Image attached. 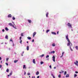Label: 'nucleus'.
<instances>
[{
  "mask_svg": "<svg viewBox=\"0 0 78 78\" xmlns=\"http://www.w3.org/2000/svg\"><path fill=\"white\" fill-rule=\"evenodd\" d=\"M10 76L9 75H8V76Z\"/></svg>",
  "mask_w": 78,
  "mask_h": 78,
  "instance_id": "nucleus-55",
  "label": "nucleus"
},
{
  "mask_svg": "<svg viewBox=\"0 0 78 78\" xmlns=\"http://www.w3.org/2000/svg\"><path fill=\"white\" fill-rule=\"evenodd\" d=\"M12 20H15L16 19V18L14 17L13 16L12 17Z\"/></svg>",
  "mask_w": 78,
  "mask_h": 78,
  "instance_id": "nucleus-24",
  "label": "nucleus"
},
{
  "mask_svg": "<svg viewBox=\"0 0 78 78\" xmlns=\"http://www.w3.org/2000/svg\"><path fill=\"white\" fill-rule=\"evenodd\" d=\"M9 69H7L6 70V72H9Z\"/></svg>",
  "mask_w": 78,
  "mask_h": 78,
  "instance_id": "nucleus-30",
  "label": "nucleus"
},
{
  "mask_svg": "<svg viewBox=\"0 0 78 78\" xmlns=\"http://www.w3.org/2000/svg\"><path fill=\"white\" fill-rule=\"evenodd\" d=\"M12 72H11L9 74V76H11V75H12Z\"/></svg>",
  "mask_w": 78,
  "mask_h": 78,
  "instance_id": "nucleus-29",
  "label": "nucleus"
},
{
  "mask_svg": "<svg viewBox=\"0 0 78 78\" xmlns=\"http://www.w3.org/2000/svg\"><path fill=\"white\" fill-rule=\"evenodd\" d=\"M51 34H54V35H56V33L53 32H51Z\"/></svg>",
  "mask_w": 78,
  "mask_h": 78,
  "instance_id": "nucleus-8",
  "label": "nucleus"
},
{
  "mask_svg": "<svg viewBox=\"0 0 78 78\" xmlns=\"http://www.w3.org/2000/svg\"><path fill=\"white\" fill-rule=\"evenodd\" d=\"M0 60H2V58L0 57Z\"/></svg>",
  "mask_w": 78,
  "mask_h": 78,
  "instance_id": "nucleus-50",
  "label": "nucleus"
},
{
  "mask_svg": "<svg viewBox=\"0 0 78 78\" xmlns=\"http://www.w3.org/2000/svg\"><path fill=\"white\" fill-rule=\"evenodd\" d=\"M75 72L76 73H78V71H76Z\"/></svg>",
  "mask_w": 78,
  "mask_h": 78,
  "instance_id": "nucleus-43",
  "label": "nucleus"
},
{
  "mask_svg": "<svg viewBox=\"0 0 78 78\" xmlns=\"http://www.w3.org/2000/svg\"><path fill=\"white\" fill-rule=\"evenodd\" d=\"M1 63H2V61H1Z\"/></svg>",
  "mask_w": 78,
  "mask_h": 78,
  "instance_id": "nucleus-53",
  "label": "nucleus"
},
{
  "mask_svg": "<svg viewBox=\"0 0 78 78\" xmlns=\"http://www.w3.org/2000/svg\"><path fill=\"white\" fill-rule=\"evenodd\" d=\"M49 31H50V30H46V33H48V32Z\"/></svg>",
  "mask_w": 78,
  "mask_h": 78,
  "instance_id": "nucleus-22",
  "label": "nucleus"
},
{
  "mask_svg": "<svg viewBox=\"0 0 78 78\" xmlns=\"http://www.w3.org/2000/svg\"><path fill=\"white\" fill-rule=\"evenodd\" d=\"M67 25L69 27H70V28H72V24L70 23H68L67 24Z\"/></svg>",
  "mask_w": 78,
  "mask_h": 78,
  "instance_id": "nucleus-3",
  "label": "nucleus"
},
{
  "mask_svg": "<svg viewBox=\"0 0 78 78\" xmlns=\"http://www.w3.org/2000/svg\"><path fill=\"white\" fill-rule=\"evenodd\" d=\"M24 75H26V72H25V71L24 72Z\"/></svg>",
  "mask_w": 78,
  "mask_h": 78,
  "instance_id": "nucleus-47",
  "label": "nucleus"
},
{
  "mask_svg": "<svg viewBox=\"0 0 78 78\" xmlns=\"http://www.w3.org/2000/svg\"><path fill=\"white\" fill-rule=\"evenodd\" d=\"M57 34H59V31H58L57 32Z\"/></svg>",
  "mask_w": 78,
  "mask_h": 78,
  "instance_id": "nucleus-48",
  "label": "nucleus"
},
{
  "mask_svg": "<svg viewBox=\"0 0 78 78\" xmlns=\"http://www.w3.org/2000/svg\"><path fill=\"white\" fill-rule=\"evenodd\" d=\"M27 75H30V73H27Z\"/></svg>",
  "mask_w": 78,
  "mask_h": 78,
  "instance_id": "nucleus-39",
  "label": "nucleus"
},
{
  "mask_svg": "<svg viewBox=\"0 0 78 78\" xmlns=\"http://www.w3.org/2000/svg\"><path fill=\"white\" fill-rule=\"evenodd\" d=\"M2 31H3V32H4V31H5V30L3 29V30H2Z\"/></svg>",
  "mask_w": 78,
  "mask_h": 78,
  "instance_id": "nucleus-46",
  "label": "nucleus"
},
{
  "mask_svg": "<svg viewBox=\"0 0 78 78\" xmlns=\"http://www.w3.org/2000/svg\"><path fill=\"white\" fill-rule=\"evenodd\" d=\"M77 33H78V32H77Z\"/></svg>",
  "mask_w": 78,
  "mask_h": 78,
  "instance_id": "nucleus-63",
  "label": "nucleus"
},
{
  "mask_svg": "<svg viewBox=\"0 0 78 78\" xmlns=\"http://www.w3.org/2000/svg\"><path fill=\"white\" fill-rule=\"evenodd\" d=\"M9 59V58H7L6 59L7 61H8Z\"/></svg>",
  "mask_w": 78,
  "mask_h": 78,
  "instance_id": "nucleus-36",
  "label": "nucleus"
},
{
  "mask_svg": "<svg viewBox=\"0 0 78 78\" xmlns=\"http://www.w3.org/2000/svg\"><path fill=\"white\" fill-rule=\"evenodd\" d=\"M58 78H61V75H58Z\"/></svg>",
  "mask_w": 78,
  "mask_h": 78,
  "instance_id": "nucleus-31",
  "label": "nucleus"
},
{
  "mask_svg": "<svg viewBox=\"0 0 78 78\" xmlns=\"http://www.w3.org/2000/svg\"><path fill=\"white\" fill-rule=\"evenodd\" d=\"M23 33H22L21 34V36H23Z\"/></svg>",
  "mask_w": 78,
  "mask_h": 78,
  "instance_id": "nucleus-32",
  "label": "nucleus"
},
{
  "mask_svg": "<svg viewBox=\"0 0 78 78\" xmlns=\"http://www.w3.org/2000/svg\"><path fill=\"white\" fill-rule=\"evenodd\" d=\"M23 69H27V67H26V66L25 65H24L23 66Z\"/></svg>",
  "mask_w": 78,
  "mask_h": 78,
  "instance_id": "nucleus-13",
  "label": "nucleus"
},
{
  "mask_svg": "<svg viewBox=\"0 0 78 78\" xmlns=\"http://www.w3.org/2000/svg\"><path fill=\"white\" fill-rule=\"evenodd\" d=\"M39 74V72L38 71H37L36 73V75H38Z\"/></svg>",
  "mask_w": 78,
  "mask_h": 78,
  "instance_id": "nucleus-15",
  "label": "nucleus"
},
{
  "mask_svg": "<svg viewBox=\"0 0 78 78\" xmlns=\"http://www.w3.org/2000/svg\"><path fill=\"white\" fill-rule=\"evenodd\" d=\"M29 78H30V76H29Z\"/></svg>",
  "mask_w": 78,
  "mask_h": 78,
  "instance_id": "nucleus-59",
  "label": "nucleus"
},
{
  "mask_svg": "<svg viewBox=\"0 0 78 78\" xmlns=\"http://www.w3.org/2000/svg\"><path fill=\"white\" fill-rule=\"evenodd\" d=\"M23 54L24 53V52L23 51Z\"/></svg>",
  "mask_w": 78,
  "mask_h": 78,
  "instance_id": "nucleus-56",
  "label": "nucleus"
},
{
  "mask_svg": "<svg viewBox=\"0 0 78 78\" xmlns=\"http://www.w3.org/2000/svg\"><path fill=\"white\" fill-rule=\"evenodd\" d=\"M8 18H11L12 17V15L11 14H9L8 16Z\"/></svg>",
  "mask_w": 78,
  "mask_h": 78,
  "instance_id": "nucleus-6",
  "label": "nucleus"
},
{
  "mask_svg": "<svg viewBox=\"0 0 78 78\" xmlns=\"http://www.w3.org/2000/svg\"><path fill=\"white\" fill-rule=\"evenodd\" d=\"M48 14H49L48 12H47L46 13V17H48Z\"/></svg>",
  "mask_w": 78,
  "mask_h": 78,
  "instance_id": "nucleus-12",
  "label": "nucleus"
},
{
  "mask_svg": "<svg viewBox=\"0 0 78 78\" xmlns=\"http://www.w3.org/2000/svg\"><path fill=\"white\" fill-rule=\"evenodd\" d=\"M27 39H28L30 40V39H31V37H27Z\"/></svg>",
  "mask_w": 78,
  "mask_h": 78,
  "instance_id": "nucleus-23",
  "label": "nucleus"
},
{
  "mask_svg": "<svg viewBox=\"0 0 78 78\" xmlns=\"http://www.w3.org/2000/svg\"><path fill=\"white\" fill-rule=\"evenodd\" d=\"M39 77H40V76H37V78H39Z\"/></svg>",
  "mask_w": 78,
  "mask_h": 78,
  "instance_id": "nucleus-49",
  "label": "nucleus"
},
{
  "mask_svg": "<svg viewBox=\"0 0 78 78\" xmlns=\"http://www.w3.org/2000/svg\"><path fill=\"white\" fill-rule=\"evenodd\" d=\"M54 69H56V67H54Z\"/></svg>",
  "mask_w": 78,
  "mask_h": 78,
  "instance_id": "nucleus-51",
  "label": "nucleus"
},
{
  "mask_svg": "<svg viewBox=\"0 0 78 78\" xmlns=\"http://www.w3.org/2000/svg\"><path fill=\"white\" fill-rule=\"evenodd\" d=\"M74 77H76V76H77V75L76 74H74Z\"/></svg>",
  "mask_w": 78,
  "mask_h": 78,
  "instance_id": "nucleus-20",
  "label": "nucleus"
},
{
  "mask_svg": "<svg viewBox=\"0 0 78 78\" xmlns=\"http://www.w3.org/2000/svg\"><path fill=\"white\" fill-rule=\"evenodd\" d=\"M76 50H78V46H76Z\"/></svg>",
  "mask_w": 78,
  "mask_h": 78,
  "instance_id": "nucleus-28",
  "label": "nucleus"
},
{
  "mask_svg": "<svg viewBox=\"0 0 78 78\" xmlns=\"http://www.w3.org/2000/svg\"><path fill=\"white\" fill-rule=\"evenodd\" d=\"M67 74V72L65 71L64 73V75H66Z\"/></svg>",
  "mask_w": 78,
  "mask_h": 78,
  "instance_id": "nucleus-27",
  "label": "nucleus"
},
{
  "mask_svg": "<svg viewBox=\"0 0 78 78\" xmlns=\"http://www.w3.org/2000/svg\"><path fill=\"white\" fill-rule=\"evenodd\" d=\"M34 39H33L32 41V42H34Z\"/></svg>",
  "mask_w": 78,
  "mask_h": 78,
  "instance_id": "nucleus-40",
  "label": "nucleus"
},
{
  "mask_svg": "<svg viewBox=\"0 0 78 78\" xmlns=\"http://www.w3.org/2000/svg\"><path fill=\"white\" fill-rule=\"evenodd\" d=\"M32 78H33V76L32 77Z\"/></svg>",
  "mask_w": 78,
  "mask_h": 78,
  "instance_id": "nucleus-61",
  "label": "nucleus"
},
{
  "mask_svg": "<svg viewBox=\"0 0 78 78\" xmlns=\"http://www.w3.org/2000/svg\"><path fill=\"white\" fill-rule=\"evenodd\" d=\"M43 63H44V62H41V64H42Z\"/></svg>",
  "mask_w": 78,
  "mask_h": 78,
  "instance_id": "nucleus-34",
  "label": "nucleus"
},
{
  "mask_svg": "<svg viewBox=\"0 0 78 78\" xmlns=\"http://www.w3.org/2000/svg\"><path fill=\"white\" fill-rule=\"evenodd\" d=\"M9 25H10V26H11V27H13L14 28H16V27H14V26L12 24V23H9Z\"/></svg>",
  "mask_w": 78,
  "mask_h": 78,
  "instance_id": "nucleus-2",
  "label": "nucleus"
},
{
  "mask_svg": "<svg viewBox=\"0 0 78 78\" xmlns=\"http://www.w3.org/2000/svg\"><path fill=\"white\" fill-rule=\"evenodd\" d=\"M5 44H6V43H5Z\"/></svg>",
  "mask_w": 78,
  "mask_h": 78,
  "instance_id": "nucleus-60",
  "label": "nucleus"
},
{
  "mask_svg": "<svg viewBox=\"0 0 78 78\" xmlns=\"http://www.w3.org/2000/svg\"><path fill=\"white\" fill-rule=\"evenodd\" d=\"M34 78H35V76H34Z\"/></svg>",
  "mask_w": 78,
  "mask_h": 78,
  "instance_id": "nucleus-54",
  "label": "nucleus"
},
{
  "mask_svg": "<svg viewBox=\"0 0 78 78\" xmlns=\"http://www.w3.org/2000/svg\"><path fill=\"white\" fill-rule=\"evenodd\" d=\"M74 63L76 66H78V61H76V62H74Z\"/></svg>",
  "mask_w": 78,
  "mask_h": 78,
  "instance_id": "nucleus-4",
  "label": "nucleus"
},
{
  "mask_svg": "<svg viewBox=\"0 0 78 78\" xmlns=\"http://www.w3.org/2000/svg\"><path fill=\"white\" fill-rule=\"evenodd\" d=\"M17 61H18V60H15L14 61V62L15 63H16V62H17Z\"/></svg>",
  "mask_w": 78,
  "mask_h": 78,
  "instance_id": "nucleus-26",
  "label": "nucleus"
},
{
  "mask_svg": "<svg viewBox=\"0 0 78 78\" xmlns=\"http://www.w3.org/2000/svg\"><path fill=\"white\" fill-rule=\"evenodd\" d=\"M12 23H13L14 24V25H15V24H14V23L13 22H12Z\"/></svg>",
  "mask_w": 78,
  "mask_h": 78,
  "instance_id": "nucleus-52",
  "label": "nucleus"
},
{
  "mask_svg": "<svg viewBox=\"0 0 78 78\" xmlns=\"http://www.w3.org/2000/svg\"><path fill=\"white\" fill-rule=\"evenodd\" d=\"M64 52H63L62 53V55L60 57V58H62V56H63V55H64Z\"/></svg>",
  "mask_w": 78,
  "mask_h": 78,
  "instance_id": "nucleus-19",
  "label": "nucleus"
},
{
  "mask_svg": "<svg viewBox=\"0 0 78 78\" xmlns=\"http://www.w3.org/2000/svg\"><path fill=\"white\" fill-rule=\"evenodd\" d=\"M49 57V56L48 55H47L46 56V58H48Z\"/></svg>",
  "mask_w": 78,
  "mask_h": 78,
  "instance_id": "nucleus-38",
  "label": "nucleus"
},
{
  "mask_svg": "<svg viewBox=\"0 0 78 78\" xmlns=\"http://www.w3.org/2000/svg\"><path fill=\"white\" fill-rule=\"evenodd\" d=\"M36 34V32H35L33 34V37H34V36Z\"/></svg>",
  "mask_w": 78,
  "mask_h": 78,
  "instance_id": "nucleus-7",
  "label": "nucleus"
},
{
  "mask_svg": "<svg viewBox=\"0 0 78 78\" xmlns=\"http://www.w3.org/2000/svg\"><path fill=\"white\" fill-rule=\"evenodd\" d=\"M33 62L34 63V64H36V61H35V59H33Z\"/></svg>",
  "mask_w": 78,
  "mask_h": 78,
  "instance_id": "nucleus-9",
  "label": "nucleus"
},
{
  "mask_svg": "<svg viewBox=\"0 0 78 78\" xmlns=\"http://www.w3.org/2000/svg\"><path fill=\"white\" fill-rule=\"evenodd\" d=\"M27 21H28V22L30 23H31V20H28Z\"/></svg>",
  "mask_w": 78,
  "mask_h": 78,
  "instance_id": "nucleus-11",
  "label": "nucleus"
},
{
  "mask_svg": "<svg viewBox=\"0 0 78 78\" xmlns=\"http://www.w3.org/2000/svg\"><path fill=\"white\" fill-rule=\"evenodd\" d=\"M22 56H23V55L22 54Z\"/></svg>",
  "mask_w": 78,
  "mask_h": 78,
  "instance_id": "nucleus-62",
  "label": "nucleus"
},
{
  "mask_svg": "<svg viewBox=\"0 0 78 78\" xmlns=\"http://www.w3.org/2000/svg\"><path fill=\"white\" fill-rule=\"evenodd\" d=\"M5 29L6 31H8V30H9V29H8L7 27H5Z\"/></svg>",
  "mask_w": 78,
  "mask_h": 78,
  "instance_id": "nucleus-18",
  "label": "nucleus"
},
{
  "mask_svg": "<svg viewBox=\"0 0 78 78\" xmlns=\"http://www.w3.org/2000/svg\"><path fill=\"white\" fill-rule=\"evenodd\" d=\"M10 42H12V43H13V41H12V39H10Z\"/></svg>",
  "mask_w": 78,
  "mask_h": 78,
  "instance_id": "nucleus-25",
  "label": "nucleus"
},
{
  "mask_svg": "<svg viewBox=\"0 0 78 78\" xmlns=\"http://www.w3.org/2000/svg\"><path fill=\"white\" fill-rule=\"evenodd\" d=\"M59 73H61V72H59Z\"/></svg>",
  "mask_w": 78,
  "mask_h": 78,
  "instance_id": "nucleus-57",
  "label": "nucleus"
},
{
  "mask_svg": "<svg viewBox=\"0 0 78 78\" xmlns=\"http://www.w3.org/2000/svg\"><path fill=\"white\" fill-rule=\"evenodd\" d=\"M52 58L53 61H54V62H55V55H53Z\"/></svg>",
  "mask_w": 78,
  "mask_h": 78,
  "instance_id": "nucleus-5",
  "label": "nucleus"
},
{
  "mask_svg": "<svg viewBox=\"0 0 78 78\" xmlns=\"http://www.w3.org/2000/svg\"><path fill=\"white\" fill-rule=\"evenodd\" d=\"M5 39H8V35H6L5 37Z\"/></svg>",
  "mask_w": 78,
  "mask_h": 78,
  "instance_id": "nucleus-14",
  "label": "nucleus"
},
{
  "mask_svg": "<svg viewBox=\"0 0 78 78\" xmlns=\"http://www.w3.org/2000/svg\"><path fill=\"white\" fill-rule=\"evenodd\" d=\"M49 67L50 68V69H51V65Z\"/></svg>",
  "mask_w": 78,
  "mask_h": 78,
  "instance_id": "nucleus-42",
  "label": "nucleus"
},
{
  "mask_svg": "<svg viewBox=\"0 0 78 78\" xmlns=\"http://www.w3.org/2000/svg\"><path fill=\"white\" fill-rule=\"evenodd\" d=\"M21 39H22V37H20V41H21Z\"/></svg>",
  "mask_w": 78,
  "mask_h": 78,
  "instance_id": "nucleus-35",
  "label": "nucleus"
},
{
  "mask_svg": "<svg viewBox=\"0 0 78 78\" xmlns=\"http://www.w3.org/2000/svg\"><path fill=\"white\" fill-rule=\"evenodd\" d=\"M14 45H15L14 44V43H13L12 46H14Z\"/></svg>",
  "mask_w": 78,
  "mask_h": 78,
  "instance_id": "nucleus-45",
  "label": "nucleus"
},
{
  "mask_svg": "<svg viewBox=\"0 0 78 78\" xmlns=\"http://www.w3.org/2000/svg\"><path fill=\"white\" fill-rule=\"evenodd\" d=\"M5 64L7 65V66H8V64L7 63H5Z\"/></svg>",
  "mask_w": 78,
  "mask_h": 78,
  "instance_id": "nucleus-41",
  "label": "nucleus"
},
{
  "mask_svg": "<svg viewBox=\"0 0 78 78\" xmlns=\"http://www.w3.org/2000/svg\"><path fill=\"white\" fill-rule=\"evenodd\" d=\"M44 56V55L43 54L42 55H41V57H43Z\"/></svg>",
  "mask_w": 78,
  "mask_h": 78,
  "instance_id": "nucleus-33",
  "label": "nucleus"
},
{
  "mask_svg": "<svg viewBox=\"0 0 78 78\" xmlns=\"http://www.w3.org/2000/svg\"><path fill=\"white\" fill-rule=\"evenodd\" d=\"M52 45L53 47H55V43H53L52 44Z\"/></svg>",
  "mask_w": 78,
  "mask_h": 78,
  "instance_id": "nucleus-17",
  "label": "nucleus"
},
{
  "mask_svg": "<svg viewBox=\"0 0 78 78\" xmlns=\"http://www.w3.org/2000/svg\"><path fill=\"white\" fill-rule=\"evenodd\" d=\"M55 51H51V52H49V54H50V53H55Z\"/></svg>",
  "mask_w": 78,
  "mask_h": 78,
  "instance_id": "nucleus-10",
  "label": "nucleus"
},
{
  "mask_svg": "<svg viewBox=\"0 0 78 78\" xmlns=\"http://www.w3.org/2000/svg\"><path fill=\"white\" fill-rule=\"evenodd\" d=\"M2 65H0V68H2Z\"/></svg>",
  "mask_w": 78,
  "mask_h": 78,
  "instance_id": "nucleus-44",
  "label": "nucleus"
},
{
  "mask_svg": "<svg viewBox=\"0 0 78 78\" xmlns=\"http://www.w3.org/2000/svg\"><path fill=\"white\" fill-rule=\"evenodd\" d=\"M27 50H29V46H27Z\"/></svg>",
  "mask_w": 78,
  "mask_h": 78,
  "instance_id": "nucleus-16",
  "label": "nucleus"
},
{
  "mask_svg": "<svg viewBox=\"0 0 78 78\" xmlns=\"http://www.w3.org/2000/svg\"><path fill=\"white\" fill-rule=\"evenodd\" d=\"M66 77L67 78V77H69V74H67L66 76Z\"/></svg>",
  "mask_w": 78,
  "mask_h": 78,
  "instance_id": "nucleus-21",
  "label": "nucleus"
},
{
  "mask_svg": "<svg viewBox=\"0 0 78 78\" xmlns=\"http://www.w3.org/2000/svg\"><path fill=\"white\" fill-rule=\"evenodd\" d=\"M27 43H28V41H27Z\"/></svg>",
  "mask_w": 78,
  "mask_h": 78,
  "instance_id": "nucleus-58",
  "label": "nucleus"
},
{
  "mask_svg": "<svg viewBox=\"0 0 78 78\" xmlns=\"http://www.w3.org/2000/svg\"><path fill=\"white\" fill-rule=\"evenodd\" d=\"M66 38L67 41L69 42L68 43L67 46H69V45H70V49L71 50V51H72V48H71V45H70V44H71L72 47V43H71V42H70V40L69 39V37H68V34H67V36H66Z\"/></svg>",
  "mask_w": 78,
  "mask_h": 78,
  "instance_id": "nucleus-1",
  "label": "nucleus"
},
{
  "mask_svg": "<svg viewBox=\"0 0 78 78\" xmlns=\"http://www.w3.org/2000/svg\"><path fill=\"white\" fill-rule=\"evenodd\" d=\"M22 41L20 40V44H22Z\"/></svg>",
  "mask_w": 78,
  "mask_h": 78,
  "instance_id": "nucleus-37",
  "label": "nucleus"
}]
</instances>
